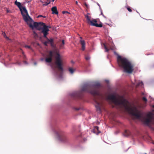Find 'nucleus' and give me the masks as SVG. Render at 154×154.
<instances>
[{
	"mask_svg": "<svg viewBox=\"0 0 154 154\" xmlns=\"http://www.w3.org/2000/svg\"><path fill=\"white\" fill-rule=\"evenodd\" d=\"M106 82H108V80H106Z\"/></svg>",
	"mask_w": 154,
	"mask_h": 154,
	"instance_id": "obj_34",
	"label": "nucleus"
},
{
	"mask_svg": "<svg viewBox=\"0 0 154 154\" xmlns=\"http://www.w3.org/2000/svg\"><path fill=\"white\" fill-rule=\"evenodd\" d=\"M54 0H52V2H54Z\"/></svg>",
	"mask_w": 154,
	"mask_h": 154,
	"instance_id": "obj_37",
	"label": "nucleus"
},
{
	"mask_svg": "<svg viewBox=\"0 0 154 154\" xmlns=\"http://www.w3.org/2000/svg\"><path fill=\"white\" fill-rule=\"evenodd\" d=\"M81 40L80 41V44L82 45V50L83 51H84L85 49V42L84 40H82V38L81 37H80Z\"/></svg>",
	"mask_w": 154,
	"mask_h": 154,
	"instance_id": "obj_10",
	"label": "nucleus"
},
{
	"mask_svg": "<svg viewBox=\"0 0 154 154\" xmlns=\"http://www.w3.org/2000/svg\"><path fill=\"white\" fill-rule=\"evenodd\" d=\"M2 34L3 35V36H4V37L5 38H6L8 40L9 39L8 38L6 35L5 33L4 32H3L2 33Z\"/></svg>",
	"mask_w": 154,
	"mask_h": 154,
	"instance_id": "obj_19",
	"label": "nucleus"
},
{
	"mask_svg": "<svg viewBox=\"0 0 154 154\" xmlns=\"http://www.w3.org/2000/svg\"><path fill=\"white\" fill-rule=\"evenodd\" d=\"M143 83L142 81H139L136 85V87L140 86L142 87Z\"/></svg>",
	"mask_w": 154,
	"mask_h": 154,
	"instance_id": "obj_14",
	"label": "nucleus"
},
{
	"mask_svg": "<svg viewBox=\"0 0 154 154\" xmlns=\"http://www.w3.org/2000/svg\"><path fill=\"white\" fill-rule=\"evenodd\" d=\"M145 154H146V153H145Z\"/></svg>",
	"mask_w": 154,
	"mask_h": 154,
	"instance_id": "obj_39",
	"label": "nucleus"
},
{
	"mask_svg": "<svg viewBox=\"0 0 154 154\" xmlns=\"http://www.w3.org/2000/svg\"><path fill=\"white\" fill-rule=\"evenodd\" d=\"M68 70L70 73L72 74L74 72L75 70V69L73 68L72 67H69L68 69Z\"/></svg>",
	"mask_w": 154,
	"mask_h": 154,
	"instance_id": "obj_13",
	"label": "nucleus"
},
{
	"mask_svg": "<svg viewBox=\"0 0 154 154\" xmlns=\"http://www.w3.org/2000/svg\"><path fill=\"white\" fill-rule=\"evenodd\" d=\"M43 17L44 18H45V16H43L42 15H38L37 17Z\"/></svg>",
	"mask_w": 154,
	"mask_h": 154,
	"instance_id": "obj_28",
	"label": "nucleus"
},
{
	"mask_svg": "<svg viewBox=\"0 0 154 154\" xmlns=\"http://www.w3.org/2000/svg\"><path fill=\"white\" fill-rule=\"evenodd\" d=\"M85 59L86 60H88L90 59V57L88 55L86 56L85 57Z\"/></svg>",
	"mask_w": 154,
	"mask_h": 154,
	"instance_id": "obj_21",
	"label": "nucleus"
},
{
	"mask_svg": "<svg viewBox=\"0 0 154 154\" xmlns=\"http://www.w3.org/2000/svg\"><path fill=\"white\" fill-rule=\"evenodd\" d=\"M44 58H42L41 59V60H42V61H43L44 60Z\"/></svg>",
	"mask_w": 154,
	"mask_h": 154,
	"instance_id": "obj_31",
	"label": "nucleus"
},
{
	"mask_svg": "<svg viewBox=\"0 0 154 154\" xmlns=\"http://www.w3.org/2000/svg\"><path fill=\"white\" fill-rule=\"evenodd\" d=\"M56 134L57 136V138L58 140L62 142H64L65 141L66 138L63 135L57 132H56Z\"/></svg>",
	"mask_w": 154,
	"mask_h": 154,
	"instance_id": "obj_9",
	"label": "nucleus"
},
{
	"mask_svg": "<svg viewBox=\"0 0 154 154\" xmlns=\"http://www.w3.org/2000/svg\"><path fill=\"white\" fill-rule=\"evenodd\" d=\"M89 14H88L85 15L87 19V22L88 24L92 26H95L97 27H101L102 25L101 24H98L97 21L95 19L91 18V17L88 16Z\"/></svg>",
	"mask_w": 154,
	"mask_h": 154,
	"instance_id": "obj_6",
	"label": "nucleus"
},
{
	"mask_svg": "<svg viewBox=\"0 0 154 154\" xmlns=\"http://www.w3.org/2000/svg\"><path fill=\"white\" fill-rule=\"evenodd\" d=\"M114 54L117 56V62L119 66L124 69L125 72L130 73L133 70V66L126 58L119 56L116 52Z\"/></svg>",
	"mask_w": 154,
	"mask_h": 154,
	"instance_id": "obj_3",
	"label": "nucleus"
},
{
	"mask_svg": "<svg viewBox=\"0 0 154 154\" xmlns=\"http://www.w3.org/2000/svg\"><path fill=\"white\" fill-rule=\"evenodd\" d=\"M44 44L45 45H47V44H48V40L44 42Z\"/></svg>",
	"mask_w": 154,
	"mask_h": 154,
	"instance_id": "obj_25",
	"label": "nucleus"
},
{
	"mask_svg": "<svg viewBox=\"0 0 154 154\" xmlns=\"http://www.w3.org/2000/svg\"><path fill=\"white\" fill-rule=\"evenodd\" d=\"M15 4L19 8L21 14L23 16V19L24 21H26L27 20V19L28 18H29V15L28 14L27 11L25 7H23L20 2H18L17 1L15 2Z\"/></svg>",
	"mask_w": 154,
	"mask_h": 154,
	"instance_id": "obj_5",
	"label": "nucleus"
},
{
	"mask_svg": "<svg viewBox=\"0 0 154 154\" xmlns=\"http://www.w3.org/2000/svg\"><path fill=\"white\" fill-rule=\"evenodd\" d=\"M24 47H25V48H29V49H30L31 48L30 47V46H28V45H25Z\"/></svg>",
	"mask_w": 154,
	"mask_h": 154,
	"instance_id": "obj_23",
	"label": "nucleus"
},
{
	"mask_svg": "<svg viewBox=\"0 0 154 154\" xmlns=\"http://www.w3.org/2000/svg\"><path fill=\"white\" fill-rule=\"evenodd\" d=\"M103 45L104 46V48L105 49V51L108 52V51L109 49L107 48L106 45L105 44L103 43Z\"/></svg>",
	"mask_w": 154,
	"mask_h": 154,
	"instance_id": "obj_18",
	"label": "nucleus"
},
{
	"mask_svg": "<svg viewBox=\"0 0 154 154\" xmlns=\"http://www.w3.org/2000/svg\"><path fill=\"white\" fill-rule=\"evenodd\" d=\"M93 132L95 133H96L97 134L100 133V132L99 131L98 127L97 126L94 127V130L93 131Z\"/></svg>",
	"mask_w": 154,
	"mask_h": 154,
	"instance_id": "obj_12",
	"label": "nucleus"
},
{
	"mask_svg": "<svg viewBox=\"0 0 154 154\" xmlns=\"http://www.w3.org/2000/svg\"><path fill=\"white\" fill-rule=\"evenodd\" d=\"M110 49L112 50H113L115 49V47L114 46L110 47Z\"/></svg>",
	"mask_w": 154,
	"mask_h": 154,
	"instance_id": "obj_24",
	"label": "nucleus"
},
{
	"mask_svg": "<svg viewBox=\"0 0 154 154\" xmlns=\"http://www.w3.org/2000/svg\"><path fill=\"white\" fill-rule=\"evenodd\" d=\"M142 94H143V95H145V94H144V93H142Z\"/></svg>",
	"mask_w": 154,
	"mask_h": 154,
	"instance_id": "obj_35",
	"label": "nucleus"
},
{
	"mask_svg": "<svg viewBox=\"0 0 154 154\" xmlns=\"http://www.w3.org/2000/svg\"><path fill=\"white\" fill-rule=\"evenodd\" d=\"M75 3H76V4H77V5L78 4V2L77 1H76L75 2Z\"/></svg>",
	"mask_w": 154,
	"mask_h": 154,
	"instance_id": "obj_33",
	"label": "nucleus"
},
{
	"mask_svg": "<svg viewBox=\"0 0 154 154\" xmlns=\"http://www.w3.org/2000/svg\"><path fill=\"white\" fill-rule=\"evenodd\" d=\"M51 11L52 12V14H58V12L56 6L53 7L51 8Z\"/></svg>",
	"mask_w": 154,
	"mask_h": 154,
	"instance_id": "obj_11",
	"label": "nucleus"
},
{
	"mask_svg": "<svg viewBox=\"0 0 154 154\" xmlns=\"http://www.w3.org/2000/svg\"><path fill=\"white\" fill-rule=\"evenodd\" d=\"M63 63V60L60 55L57 54L55 57V63L51 66L53 70L54 75L59 79H61L63 76V69L62 66Z\"/></svg>",
	"mask_w": 154,
	"mask_h": 154,
	"instance_id": "obj_2",
	"label": "nucleus"
},
{
	"mask_svg": "<svg viewBox=\"0 0 154 154\" xmlns=\"http://www.w3.org/2000/svg\"><path fill=\"white\" fill-rule=\"evenodd\" d=\"M29 18L27 17V20L25 21L29 25V26L32 29H36L39 30H41L42 27L44 26L45 23L40 22H34L32 23V20L29 15Z\"/></svg>",
	"mask_w": 154,
	"mask_h": 154,
	"instance_id": "obj_4",
	"label": "nucleus"
},
{
	"mask_svg": "<svg viewBox=\"0 0 154 154\" xmlns=\"http://www.w3.org/2000/svg\"><path fill=\"white\" fill-rule=\"evenodd\" d=\"M98 5L100 7V5L99 4H98Z\"/></svg>",
	"mask_w": 154,
	"mask_h": 154,
	"instance_id": "obj_38",
	"label": "nucleus"
},
{
	"mask_svg": "<svg viewBox=\"0 0 154 154\" xmlns=\"http://www.w3.org/2000/svg\"><path fill=\"white\" fill-rule=\"evenodd\" d=\"M53 52L50 51H49V54L47 55V57L45 59V61L46 63H51L53 57Z\"/></svg>",
	"mask_w": 154,
	"mask_h": 154,
	"instance_id": "obj_8",
	"label": "nucleus"
},
{
	"mask_svg": "<svg viewBox=\"0 0 154 154\" xmlns=\"http://www.w3.org/2000/svg\"><path fill=\"white\" fill-rule=\"evenodd\" d=\"M142 99L145 102H146L147 101L146 98L145 97H143Z\"/></svg>",
	"mask_w": 154,
	"mask_h": 154,
	"instance_id": "obj_22",
	"label": "nucleus"
},
{
	"mask_svg": "<svg viewBox=\"0 0 154 154\" xmlns=\"http://www.w3.org/2000/svg\"><path fill=\"white\" fill-rule=\"evenodd\" d=\"M85 5L87 8L88 7V5L86 3H85Z\"/></svg>",
	"mask_w": 154,
	"mask_h": 154,
	"instance_id": "obj_30",
	"label": "nucleus"
},
{
	"mask_svg": "<svg viewBox=\"0 0 154 154\" xmlns=\"http://www.w3.org/2000/svg\"><path fill=\"white\" fill-rule=\"evenodd\" d=\"M48 40V43L50 44L51 46H53V40L52 39H48L47 38Z\"/></svg>",
	"mask_w": 154,
	"mask_h": 154,
	"instance_id": "obj_16",
	"label": "nucleus"
},
{
	"mask_svg": "<svg viewBox=\"0 0 154 154\" xmlns=\"http://www.w3.org/2000/svg\"><path fill=\"white\" fill-rule=\"evenodd\" d=\"M101 14H102L103 16H104L103 14V13H102V12H101Z\"/></svg>",
	"mask_w": 154,
	"mask_h": 154,
	"instance_id": "obj_32",
	"label": "nucleus"
},
{
	"mask_svg": "<svg viewBox=\"0 0 154 154\" xmlns=\"http://www.w3.org/2000/svg\"><path fill=\"white\" fill-rule=\"evenodd\" d=\"M62 43L60 45V48H64V45L65 44L64 41L63 40L62 41Z\"/></svg>",
	"mask_w": 154,
	"mask_h": 154,
	"instance_id": "obj_17",
	"label": "nucleus"
},
{
	"mask_svg": "<svg viewBox=\"0 0 154 154\" xmlns=\"http://www.w3.org/2000/svg\"><path fill=\"white\" fill-rule=\"evenodd\" d=\"M62 13H63V14H65V13H69H69L67 11H63Z\"/></svg>",
	"mask_w": 154,
	"mask_h": 154,
	"instance_id": "obj_27",
	"label": "nucleus"
},
{
	"mask_svg": "<svg viewBox=\"0 0 154 154\" xmlns=\"http://www.w3.org/2000/svg\"><path fill=\"white\" fill-rule=\"evenodd\" d=\"M127 9L130 12H131L132 11L131 10L129 7H128L127 8Z\"/></svg>",
	"mask_w": 154,
	"mask_h": 154,
	"instance_id": "obj_26",
	"label": "nucleus"
},
{
	"mask_svg": "<svg viewBox=\"0 0 154 154\" xmlns=\"http://www.w3.org/2000/svg\"><path fill=\"white\" fill-rule=\"evenodd\" d=\"M50 1L48 2H45L44 4H43V5H48L49 4H50Z\"/></svg>",
	"mask_w": 154,
	"mask_h": 154,
	"instance_id": "obj_20",
	"label": "nucleus"
},
{
	"mask_svg": "<svg viewBox=\"0 0 154 154\" xmlns=\"http://www.w3.org/2000/svg\"><path fill=\"white\" fill-rule=\"evenodd\" d=\"M130 133L129 131L126 130L124 133V135L125 136H128L130 135Z\"/></svg>",
	"mask_w": 154,
	"mask_h": 154,
	"instance_id": "obj_15",
	"label": "nucleus"
},
{
	"mask_svg": "<svg viewBox=\"0 0 154 154\" xmlns=\"http://www.w3.org/2000/svg\"><path fill=\"white\" fill-rule=\"evenodd\" d=\"M50 27L49 26H46L45 24L44 25V26H43L42 29V32L43 33L44 36L45 38H47L46 35L48 34V32L49 31L48 28Z\"/></svg>",
	"mask_w": 154,
	"mask_h": 154,
	"instance_id": "obj_7",
	"label": "nucleus"
},
{
	"mask_svg": "<svg viewBox=\"0 0 154 154\" xmlns=\"http://www.w3.org/2000/svg\"><path fill=\"white\" fill-rule=\"evenodd\" d=\"M109 101L116 105L124 108L134 118L141 121L146 125L150 126L151 125L154 124V109L143 116L140 110L141 105L138 103H130L123 96H116L113 94H109ZM153 106L154 107V105Z\"/></svg>",
	"mask_w": 154,
	"mask_h": 154,
	"instance_id": "obj_1",
	"label": "nucleus"
},
{
	"mask_svg": "<svg viewBox=\"0 0 154 154\" xmlns=\"http://www.w3.org/2000/svg\"><path fill=\"white\" fill-rule=\"evenodd\" d=\"M24 62V63L25 64H27V62L26 61H24V62Z\"/></svg>",
	"mask_w": 154,
	"mask_h": 154,
	"instance_id": "obj_29",
	"label": "nucleus"
},
{
	"mask_svg": "<svg viewBox=\"0 0 154 154\" xmlns=\"http://www.w3.org/2000/svg\"><path fill=\"white\" fill-rule=\"evenodd\" d=\"M34 64H35V65H36V63H34Z\"/></svg>",
	"mask_w": 154,
	"mask_h": 154,
	"instance_id": "obj_36",
	"label": "nucleus"
}]
</instances>
